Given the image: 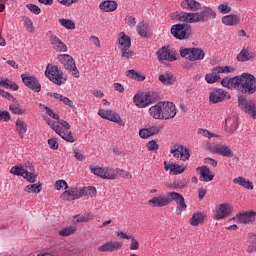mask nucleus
I'll use <instances>...</instances> for the list:
<instances>
[{"label":"nucleus","instance_id":"8","mask_svg":"<svg viewBox=\"0 0 256 256\" xmlns=\"http://www.w3.org/2000/svg\"><path fill=\"white\" fill-rule=\"evenodd\" d=\"M180 55L188 57L189 61H201L205 59V51L201 48H181Z\"/></svg>","mask_w":256,"mask_h":256},{"label":"nucleus","instance_id":"35","mask_svg":"<svg viewBox=\"0 0 256 256\" xmlns=\"http://www.w3.org/2000/svg\"><path fill=\"white\" fill-rule=\"evenodd\" d=\"M241 21V16L239 15H226L224 17H222V23H224V25H239Z\"/></svg>","mask_w":256,"mask_h":256},{"label":"nucleus","instance_id":"58","mask_svg":"<svg viewBox=\"0 0 256 256\" xmlns=\"http://www.w3.org/2000/svg\"><path fill=\"white\" fill-rule=\"evenodd\" d=\"M27 9H29L31 13H34V15H39V13H41V8L35 4H27Z\"/></svg>","mask_w":256,"mask_h":256},{"label":"nucleus","instance_id":"36","mask_svg":"<svg viewBox=\"0 0 256 256\" xmlns=\"http://www.w3.org/2000/svg\"><path fill=\"white\" fill-rule=\"evenodd\" d=\"M80 197H95L97 195V189L93 186L84 187L79 190Z\"/></svg>","mask_w":256,"mask_h":256},{"label":"nucleus","instance_id":"40","mask_svg":"<svg viewBox=\"0 0 256 256\" xmlns=\"http://www.w3.org/2000/svg\"><path fill=\"white\" fill-rule=\"evenodd\" d=\"M249 241L251 244L247 248V253H256V234L255 233L249 234Z\"/></svg>","mask_w":256,"mask_h":256},{"label":"nucleus","instance_id":"25","mask_svg":"<svg viewBox=\"0 0 256 256\" xmlns=\"http://www.w3.org/2000/svg\"><path fill=\"white\" fill-rule=\"evenodd\" d=\"M197 171L200 173L199 181L209 183V181H213V179H215V174H213L211 169H209L207 166L198 167Z\"/></svg>","mask_w":256,"mask_h":256},{"label":"nucleus","instance_id":"43","mask_svg":"<svg viewBox=\"0 0 256 256\" xmlns=\"http://www.w3.org/2000/svg\"><path fill=\"white\" fill-rule=\"evenodd\" d=\"M59 23L62 25V27H65V29H75V22H73L71 19L60 18Z\"/></svg>","mask_w":256,"mask_h":256},{"label":"nucleus","instance_id":"23","mask_svg":"<svg viewBox=\"0 0 256 256\" xmlns=\"http://www.w3.org/2000/svg\"><path fill=\"white\" fill-rule=\"evenodd\" d=\"M256 53L250 51L249 48H243L241 52L237 55L236 59L240 63H246V61H255Z\"/></svg>","mask_w":256,"mask_h":256},{"label":"nucleus","instance_id":"19","mask_svg":"<svg viewBox=\"0 0 256 256\" xmlns=\"http://www.w3.org/2000/svg\"><path fill=\"white\" fill-rule=\"evenodd\" d=\"M177 115V108L173 102H163L162 119H173Z\"/></svg>","mask_w":256,"mask_h":256},{"label":"nucleus","instance_id":"20","mask_svg":"<svg viewBox=\"0 0 256 256\" xmlns=\"http://www.w3.org/2000/svg\"><path fill=\"white\" fill-rule=\"evenodd\" d=\"M47 37L49 38V41L51 45L54 46V49L58 52H65L67 51V45L59 39L55 34H53L52 31L47 32Z\"/></svg>","mask_w":256,"mask_h":256},{"label":"nucleus","instance_id":"14","mask_svg":"<svg viewBox=\"0 0 256 256\" xmlns=\"http://www.w3.org/2000/svg\"><path fill=\"white\" fill-rule=\"evenodd\" d=\"M169 197L170 203H173V201H175V203L177 204V215H181L183 211L187 210V204L185 203V198L183 197V195L177 192H169Z\"/></svg>","mask_w":256,"mask_h":256},{"label":"nucleus","instance_id":"57","mask_svg":"<svg viewBox=\"0 0 256 256\" xmlns=\"http://www.w3.org/2000/svg\"><path fill=\"white\" fill-rule=\"evenodd\" d=\"M73 233H75V230L69 227V228L62 229L59 232V235H61V237H69V235H73Z\"/></svg>","mask_w":256,"mask_h":256},{"label":"nucleus","instance_id":"13","mask_svg":"<svg viewBox=\"0 0 256 256\" xmlns=\"http://www.w3.org/2000/svg\"><path fill=\"white\" fill-rule=\"evenodd\" d=\"M98 115L99 117H102V119H107L108 121H112V123H117L120 127H125V122H123L121 116L114 111L100 109L98 111Z\"/></svg>","mask_w":256,"mask_h":256},{"label":"nucleus","instance_id":"4","mask_svg":"<svg viewBox=\"0 0 256 256\" xmlns=\"http://www.w3.org/2000/svg\"><path fill=\"white\" fill-rule=\"evenodd\" d=\"M234 68L230 66H216L211 70V73L205 75V81L209 84L217 83L221 81V73H233Z\"/></svg>","mask_w":256,"mask_h":256},{"label":"nucleus","instance_id":"28","mask_svg":"<svg viewBox=\"0 0 256 256\" xmlns=\"http://www.w3.org/2000/svg\"><path fill=\"white\" fill-rule=\"evenodd\" d=\"M117 7H118L117 1H113V0L103 1L99 5V8L104 13H111L113 11H117Z\"/></svg>","mask_w":256,"mask_h":256},{"label":"nucleus","instance_id":"64","mask_svg":"<svg viewBox=\"0 0 256 256\" xmlns=\"http://www.w3.org/2000/svg\"><path fill=\"white\" fill-rule=\"evenodd\" d=\"M125 21L129 27H135L137 25V21H135V17L133 16H126Z\"/></svg>","mask_w":256,"mask_h":256},{"label":"nucleus","instance_id":"17","mask_svg":"<svg viewBox=\"0 0 256 256\" xmlns=\"http://www.w3.org/2000/svg\"><path fill=\"white\" fill-rule=\"evenodd\" d=\"M226 97H227V92L225 90L214 88L209 93V103H212L213 105L217 103H223Z\"/></svg>","mask_w":256,"mask_h":256},{"label":"nucleus","instance_id":"53","mask_svg":"<svg viewBox=\"0 0 256 256\" xmlns=\"http://www.w3.org/2000/svg\"><path fill=\"white\" fill-rule=\"evenodd\" d=\"M218 11H220L222 15H225L227 13H231V7L228 3H222L218 6Z\"/></svg>","mask_w":256,"mask_h":256},{"label":"nucleus","instance_id":"30","mask_svg":"<svg viewBox=\"0 0 256 256\" xmlns=\"http://www.w3.org/2000/svg\"><path fill=\"white\" fill-rule=\"evenodd\" d=\"M205 217H207L203 212H196L190 218V225L192 227H199V225H203L205 223Z\"/></svg>","mask_w":256,"mask_h":256},{"label":"nucleus","instance_id":"55","mask_svg":"<svg viewBox=\"0 0 256 256\" xmlns=\"http://www.w3.org/2000/svg\"><path fill=\"white\" fill-rule=\"evenodd\" d=\"M146 147L148 151H157L159 149V144H157V141L151 140L146 144Z\"/></svg>","mask_w":256,"mask_h":256},{"label":"nucleus","instance_id":"54","mask_svg":"<svg viewBox=\"0 0 256 256\" xmlns=\"http://www.w3.org/2000/svg\"><path fill=\"white\" fill-rule=\"evenodd\" d=\"M180 157L182 161H188L189 157H191V154L189 153V148H185L182 146V151L180 152Z\"/></svg>","mask_w":256,"mask_h":256},{"label":"nucleus","instance_id":"3","mask_svg":"<svg viewBox=\"0 0 256 256\" xmlns=\"http://www.w3.org/2000/svg\"><path fill=\"white\" fill-rule=\"evenodd\" d=\"M45 121L47 125L57 133L64 141H67L68 143H75L77 141V137L73 135V132L71 131H63V128L59 125V122H53L50 118H45Z\"/></svg>","mask_w":256,"mask_h":256},{"label":"nucleus","instance_id":"51","mask_svg":"<svg viewBox=\"0 0 256 256\" xmlns=\"http://www.w3.org/2000/svg\"><path fill=\"white\" fill-rule=\"evenodd\" d=\"M60 101L64 103V105H69L72 108L73 113H77V108L75 107V105H73V101H71V99L62 95Z\"/></svg>","mask_w":256,"mask_h":256},{"label":"nucleus","instance_id":"60","mask_svg":"<svg viewBox=\"0 0 256 256\" xmlns=\"http://www.w3.org/2000/svg\"><path fill=\"white\" fill-rule=\"evenodd\" d=\"M58 125L61 127L62 131H64V133H67V131H71L69 129H71V125L69 124V122L62 120L60 122H58ZM64 127V130H63Z\"/></svg>","mask_w":256,"mask_h":256},{"label":"nucleus","instance_id":"46","mask_svg":"<svg viewBox=\"0 0 256 256\" xmlns=\"http://www.w3.org/2000/svg\"><path fill=\"white\" fill-rule=\"evenodd\" d=\"M121 51V57L124 59H131L133 55H135V52L133 50H130V48H120Z\"/></svg>","mask_w":256,"mask_h":256},{"label":"nucleus","instance_id":"16","mask_svg":"<svg viewBox=\"0 0 256 256\" xmlns=\"http://www.w3.org/2000/svg\"><path fill=\"white\" fill-rule=\"evenodd\" d=\"M231 213H233V208L231 207V204L222 203L216 207L214 219H225L226 217H229Z\"/></svg>","mask_w":256,"mask_h":256},{"label":"nucleus","instance_id":"21","mask_svg":"<svg viewBox=\"0 0 256 256\" xmlns=\"http://www.w3.org/2000/svg\"><path fill=\"white\" fill-rule=\"evenodd\" d=\"M157 57L158 60L162 63V61H177V56L173 54V51L167 47H162L158 52H157Z\"/></svg>","mask_w":256,"mask_h":256},{"label":"nucleus","instance_id":"10","mask_svg":"<svg viewBox=\"0 0 256 256\" xmlns=\"http://www.w3.org/2000/svg\"><path fill=\"white\" fill-rule=\"evenodd\" d=\"M157 101V94L153 92H148L147 94H136L134 96V103L137 107L144 108L147 105H151V103H155Z\"/></svg>","mask_w":256,"mask_h":256},{"label":"nucleus","instance_id":"5","mask_svg":"<svg viewBox=\"0 0 256 256\" xmlns=\"http://www.w3.org/2000/svg\"><path fill=\"white\" fill-rule=\"evenodd\" d=\"M58 61L61 63V65H63L66 71H69L70 73H72V77L79 79V70L77 69V66L75 65V60L71 55L60 54L58 56Z\"/></svg>","mask_w":256,"mask_h":256},{"label":"nucleus","instance_id":"59","mask_svg":"<svg viewBox=\"0 0 256 256\" xmlns=\"http://www.w3.org/2000/svg\"><path fill=\"white\" fill-rule=\"evenodd\" d=\"M131 240L130 249L131 251H137L139 249V241L135 239L133 236L129 238Z\"/></svg>","mask_w":256,"mask_h":256},{"label":"nucleus","instance_id":"2","mask_svg":"<svg viewBox=\"0 0 256 256\" xmlns=\"http://www.w3.org/2000/svg\"><path fill=\"white\" fill-rule=\"evenodd\" d=\"M45 75L55 85H63L67 81V78L63 77V71L56 65L48 64Z\"/></svg>","mask_w":256,"mask_h":256},{"label":"nucleus","instance_id":"50","mask_svg":"<svg viewBox=\"0 0 256 256\" xmlns=\"http://www.w3.org/2000/svg\"><path fill=\"white\" fill-rule=\"evenodd\" d=\"M89 221H93V214L91 213L81 216L80 218L75 220L74 223H89Z\"/></svg>","mask_w":256,"mask_h":256},{"label":"nucleus","instance_id":"31","mask_svg":"<svg viewBox=\"0 0 256 256\" xmlns=\"http://www.w3.org/2000/svg\"><path fill=\"white\" fill-rule=\"evenodd\" d=\"M181 7H183V9H187L188 11H199L201 9V3L195 0H184L181 3Z\"/></svg>","mask_w":256,"mask_h":256},{"label":"nucleus","instance_id":"18","mask_svg":"<svg viewBox=\"0 0 256 256\" xmlns=\"http://www.w3.org/2000/svg\"><path fill=\"white\" fill-rule=\"evenodd\" d=\"M148 205H150V207H167V205H171V197H169V192L166 196L160 195L153 197L148 201Z\"/></svg>","mask_w":256,"mask_h":256},{"label":"nucleus","instance_id":"26","mask_svg":"<svg viewBox=\"0 0 256 256\" xmlns=\"http://www.w3.org/2000/svg\"><path fill=\"white\" fill-rule=\"evenodd\" d=\"M123 247V244L120 242H106L104 245L98 247L99 253H113V251H119Z\"/></svg>","mask_w":256,"mask_h":256},{"label":"nucleus","instance_id":"62","mask_svg":"<svg viewBox=\"0 0 256 256\" xmlns=\"http://www.w3.org/2000/svg\"><path fill=\"white\" fill-rule=\"evenodd\" d=\"M44 109H45L47 115H49V117H52V119H55L56 121H59V119H60L59 114H55V112H53V110H51L47 106H45Z\"/></svg>","mask_w":256,"mask_h":256},{"label":"nucleus","instance_id":"61","mask_svg":"<svg viewBox=\"0 0 256 256\" xmlns=\"http://www.w3.org/2000/svg\"><path fill=\"white\" fill-rule=\"evenodd\" d=\"M0 121H11V114H9V111H0Z\"/></svg>","mask_w":256,"mask_h":256},{"label":"nucleus","instance_id":"32","mask_svg":"<svg viewBox=\"0 0 256 256\" xmlns=\"http://www.w3.org/2000/svg\"><path fill=\"white\" fill-rule=\"evenodd\" d=\"M160 83L163 85H173L175 81H177V78L173 75L171 72H166L165 74H161L158 77Z\"/></svg>","mask_w":256,"mask_h":256},{"label":"nucleus","instance_id":"12","mask_svg":"<svg viewBox=\"0 0 256 256\" xmlns=\"http://www.w3.org/2000/svg\"><path fill=\"white\" fill-rule=\"evenodd\" d=\"M91 173L96 175L97 177H101V179H117V175L115 171L111 168H101V167H89Z\"/></svg>","mask_w":256,"mask_h":256},{"label":"nucleus","instance_id":"27","mask_svg":"<svg viewBox=\"0 0 256 256\" xmlns=\"http://www.w3.org/2000/svg\"><path fill=\"white\" fill-rule=\"evenodd\" d=\"M60 199L62 201H75L76 199H81V195L77 188H70L61 194Z\"/></svg>","mask_w":256,"mask_h":256},{"label":"nucleus","instance_id":"52","mask_svg":"<svg viewBox=\"0 0 256 256\" xmlns=\"http://www.w3.org/2000/svg\"><path fill=\"white\" fill-rule=\"evenodd\" d=\"M0 95L1 97H3L4 99H8V101H12L13 103H15V101H17V98L14 97L13 95H11L9 92L0 89Z\"/></svg>","mask_w":256,"mask_h":256},{"label":"nucleus","instance_id":"47","mask_svg":"<svg viewBox=\"0 0 256 256\" xmlns=\"http://www.w3.org/2000/svg\"><path fill=\"white\" fill-rule=\"evenodd\" d=\"M185 172V168L179 164L172 165V168L170 169V173H173V175H181V173Z\"/></svg>","mask_w":256,"mask_h":256},{"label":"nucleus","instance_id":"63","mask_svg":"<svg viewBox=\"0 0 256 256\" xmlns=\"http://www.w3.org/2000/svg\"><path fill=\"white\" fill-rule=\"evenodd\" d=\"M48 145L50 149H53L54 151H57V149H59V143L53 138L48 139Z\"/></svg>","mask_w":256,"mask_h":256},{"label":"nucleus","instance_id":"22","mask_svg":"<svg viewBox=\"0 0 256 256\" xmlns=\"http://www.w3.org/2000/svg\"><path fill=\"white\" fill-rule=\"evenodd\" d=\"M238 221L243 223V225H253L256 219V212L255 211H246L237 214Z\"/></svg>","mask_w":256,"mask_h":256},{"label":"nucleus","instance_id":"37","mask_svg":"<svg viewBox=\"0 0 256 256\" xmlns=\"http://www.w3.org/2000/svg\"><path fill=\"white\" fill-rule=\"evenodd\" d=\"M178 20L182 23H195V14L194 13H187V12H180L177 14Z\"/></svg>","mask_w":256,"mask_h":256},{"label":"nucleus","instance_id":"34","mask_svg":"<svg viewBox=\"0 0 256 256\" xmlns=\"http://www.w3.org/2000/svg\"><path fill=\"white\" fill-rule=\"evenodd\" d=\"M15 127L20 139H23V137H25V133H27V123L21 119H17Z\"/></svg>","mask_w":256,"mask_h":256},{"label":"nucleus","instance_id":"33","mask_svg":"<svg viewBox=\"0 0 256 256\" xmlns=\"http://www.w3.org/2000/svg\"><path fill=\"white\" fill-rule=\"evenodd\" d=\"M119 49L131 48V37L121 32L118 39Z\"/></svg>","mask_w":256,"mask_h":256},{"label":"nucleus","instance_id":"44","mask_svg":"<svg viewBox=\"0 0 256 256\" xmlns=\"http://www.w3.org/2000/svg\"><path fill=\"white\" fill-rule=\"evenodd\" d=\"M27 170H25V168H23V166L19 167V166H14L11 168L10 173L12 175H16L17 177H25V172Z\"/></svg>","mask_w":256,"mask_h":256},{"label":"nucleus","instance_id":"45","mask_svg":"<svg viewBox=\"0 0 256 256\" xmlns=\"http://www.w3.org/2000/svg\"><path fill=\"white\" fill-rule=\"evenodd\" d=\"M24 179H26V181H28V183H36L37 181V175L33 172H29L26 170V172H24Z\"/></svg>","mask_w":256,"mask_h":256},{"label":"nucleus","instance_id":"7","mask_svg":"<svg viewBox=\"0 0 256 256\" xmlns=\"http://www.w3.org/2000/svg\"><path fill=\"white\" fill-rule=\"evenodd\" d=\"M171 33L173 37L183 41V39H189L193 35V30L189 24H176L172 26Z\"/></svg>","mask_w":256,"mask_h":256},{"label":"nucleus","instance_id":"42","mask_svg":"<svg viewBox=\"0 0 256 256\" xmlns=\"http://www.w3.org/2000/svg\"><path fill=\"white\" fill-rule=\"evenodd\" d=\"M148 29L149 28H148L147 24L144 22H140L136 26V30L138 32V35H140V37H147Z\"/></svg>","mask_w":256,"mask_h":256},{"label":"nucleus","instance_id":"24","mask_svg":"<svg viewBox=\"0 0 256 256\" xmlns=\"http://www.w3.org/2000/svg\"><path fill=\"white\" fill-rule=\"evenodd\" d=\"M163 127L161 126H151L148 128H142L139 130V135L141 139H149V137H153V135H157Z\"/></svg>","mask_w":256,"mask_h":256},{"label":"nucleus","instance_id":"15","mask_svg":"<svg viewBox=\"0 0 256 256\" xmlns=\"http://www.w3.org/2000/svg\"><path fill=\"white\" fill-rule=\"evenodd\" d=\"M22 82L28 89H31L35 93H40L41 92V83L35 76H30L27 74H22Z\"/></svg>","mask_w":256,"mask_h":256},{"label":"nucleus","instance_id":"11","mask_svg":"<svg viewBox=\"0 0 256 256\" xmlns=\"http://www.w3.org/2000/svg\"><path fill=\"white\" fill-rule=\"evenodd\" d=\"M207 148L210 153H216L217 155H221L222 157H233V150L227 145L224 144H207Z\"/></svg>","mask_w":256,"mask_h":256},{"label":"nucleus","instance_id":"6","mask_svg":"<svg viewBox=\"0 0 256 256\" xmlns=\"http://www.w3.org/2000/svg\"><path fill=\"white\" fill-rule=\"evenodd\" d=\"M238 107L241 111L247 113L252 119H256V103L255 100H249L244 95L238 97Z\"/></svg>","mask_w":256,"mask_h":256},{"label":"nucleus","instance_id":"1","mask_svg":"<svg viewBox=\"0 0 256 256\" xmlns=\"http://www.w3.org/2000/svg\"><path fill=\"white\" fill-rule=\"evenodd\" d=\"M221 85L226 89H236L242 95H253L256 93V78L253 74L243 73L233 78L225 77L221 80Z\"/></svg>","mask_w":256,"mask_h":256},{"label":"nucleus","instance_id":"38","mask_svg":"<svg viewBox=\"0 0 256 256\" xmlns=\"http://www.w3.org/2000/svg\"><path fill=\"white\" fill-rule=\"evenodd\" d=\"M233 183H235V185H241V187H244L245 189H253V182L247 181V179L243 177L235 178Z\"/></svg>","mask_w":256,"mask_h":256},{"label":"nucleus","instance_id":"39","mask_svg":"<svg viewBox=\"0 0 256 256\" xmlns=\"http://www.w3.org/2000/svg\"><path fill=\"white\" fill-rule=\"evenodd\" d=\"M126 76L129 77L130 79H134L135 81H145V76L139 74L133 69L126 71Z\"/></svg>","mask_w":256,"mask_h":256},{"label":"nucleus","instance_id":"29","mask_svg":"<svg viewBox=\"0 0 256 256\" xmlns=\"http://www.w3.org/2000/svg\"><path fill=\"white\" fill-rule=\"evenodd\" d=\"M149 113L153 119H163V102H158L156 105L150 107Z\"/></svg>","mask_w":256,"mask_h":256},{"label":"nucleus","instance_id":"48","mask_svg":"<svg viewBox=\"0 0 256 256\" xmlns=\"http://www.w3.org/2000/svg\"><path fill=\"white\" fill-rule=\"evenodd\" d=\"M9 109L14 115H23L25 113V110L21 109L17 104H10Z\"/></svg>","mask_w":256,"mask_h":256},{"label":"nucleus","instance_id":"9","mask_svg":"<svg viewBox=\"0 0 256 256\" xmlns=\"http://www.w3.org/2000/svg\"><path fill=\"white\" fill-rule=\"evenodd\" d=\"M217 12L211 7H203L200 12H194V23H206L209 19H215Z\"/></svg>","mask_w":256,"mask_h":256},{"label":"nucleus","instance_id":"49","mask_svg":"<svg viewBox=\"0 0 256 256\" xmlns=\"http://www.w3.org/2000/svg\"><path fill=\"white\" fill-rule=\"evenodd\" d=\"M181 151H183V145L175 144L174 149H171L170 153H172L173 157L179 158L181 157Z\"/></svg>","mask_w":256,"mask_h":256},{"label":"nucleus","instance_id":"56","mask_svg":"<svg viewBox=\"0 0 256 256\" xmlns=\"http://www.w3.org/2000/svg\"><path fill=\"white\" fill-rule=\"evenodd\" d=\"M55 188L60 191V189H69V185H67V182L65 180H58L55 183Z\"/></svg>","mask_w":256,"mask_h":256},{"label":"nucleus","instance_id":"41","mask_svg":"<svg viewBox=\"0 0 256 256\" xmlns=\"http://www.w3.org/2000/svg\"><path fill=\"white\" fill-rule=\"evenodd\" d=\"M41 189H43L41 184H29L24 188L26 193H41Z\"/></svg>","mask_w":256,"mask_h":256}]
</instances>
